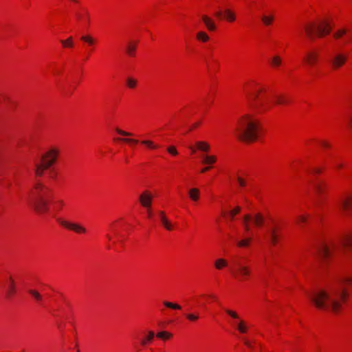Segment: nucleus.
<instances>
[{"label": "nucleus", "mask_w": 352, "mask_h": 352, "mask_svg": "<svg viewBox=\"0 0 352 352\" xmlns=\"http://www.w3.org/2000/svg\"><path fill=\"white\" fill-rule=\"evenodd\" d=\"M269 239L272 245L275 246L279 240L280 228L278 225L273 223L267 229Z\"/></svg>", "instance_id": "nucleus-13"}, {"label": "nucleus", "mask_w": 352, "mask_h": 352, "mask_svg": "<svg viewBox=\"0 0 352 352\" xmlns=\"http://www.w3.org/2000/svg\"><path fill=\"white\" fill-rule=\"evenodd\" d=\"M117 221H113L112 222L110 225H109V232L107 233L106 234V239H107V241L110 243V242H114L113 241V232H114L115 231V229H116V224H117Z\"/></svg>", "instance_id": "nucleus-38"}, {"label": "nucleus", "mask_w": 352, "mask_h": 352, "mask_svg": "<svg viewBox=\"0 0 352 352\" xmlns=\"http://www.w3.org/2000/svg\"><path fill=\"white\" fill-rule=\"evenodd\" d=\"M80 41L91 47H94L97 43V39L91 34H84L81 36Z\"/></svg>", "instance_id": "nucleus-29"}, {"label": "nucleus", "mask_w": 352, "mask_h": 352, "mask_svg": "<svg viewBox=\"0 0 352 352\" xmlns=\"http://www.w3.org/2000/svg\"><path fill=\"white\" fill-rule=\"evenodd\" d=\"M252 221L255 226L260 228L264 223V217L261 213H256L253 217L250 214L245 215L242 222L245 232L249 233L250 232V222Z\"/></svg>", "instance_id": "nucleus-9"}, {"label": "nucleus", "mask_w": 352, "mask_h": 352, "mask_svg": "<svg viewBox=\"0 0 352 352\" xmlns=\"http://www.w3.org/2000/svg\"><path fill=\"white\" fill-rule=\"evenodd\" d=\"M201 20L208 30L210 32H214L216 30L217 26L215 23L210 17L208 16L207 15H203Z\"/></svg>", "instance_id": "nucleus-26"}, {"label": "nucleus", "mask_w": 352, "mask_h": 352, "mask_svg": "<svg viewBox=\"0 0 352 352\" xmlns=\"http://www.w3.org/2000/svg\"><path fill=\"white\" fill-rule=\"evenodd\" d=\"M63 48L72 49L74 46V38L72 36H69L67 39H62L60 41Z\"/></svg>", "instance_id": "nucleus-35"}, {"label": "nucleus", "mask_w": 352, "mask_h": 352, "mask_svg": "<svg viewBox=\"0 0 352 352\" xmlns=\"http://www.w3.org/2000/svg\"><path fill=\"white\" fill-rule=\"evenodd\" d=\"M195 146L198 151H202L204 153H208L210 150V144L208 142H204V141L196 142Z\"/></svg>", "instance_id": "nucleus-31"}, {"label": "nucleus", "mask_w": 352, "mask_h": 352, "mask_svg": "<svg viewBox=\"0 0 352 352\" xmlns=\"http://www.w3.org/2000/svg\"><path fill=\"white\" fill-rule=\"evenodd\" d=\"M156 336L163 340H168L172 338L173 334L168 331H160L157 333Z\"/></svg>", "instance_id": "nucleus-40"}, {"label": "nucleus", "mask_w": 352, "mask_h": 352, "mask_svg": "<svg viewBox=\"0 0 352 352\" xmlns=\"http://www.w3.org/2000/svg\"><path fill=\"white\" fill-rule=\"evenodd\" d=\"M352 285V277H344L338 285L320 288L314 292L309 299L315 307L322 310H330L334 314L340 313L346 302L348 288Z\"/></svg>", "instance_id": "nucleus-1"}, {"label": "nucleus", "mask_w": 352, "mask_h": 352, "mask_svg": "<svg viewBox=\"0 0 352 352\" xmlns=\"http://www.w3.org/2000/svg\"><path fill=\"white\" fill-rule=\"evenodd\" d=\"M188 196L190 201L197 203L201 197L200 190L197 188H191L188 190Z\"/></svg>", "instance_id": "nucleus-25"}, {"label": "nucleus", "mask_w": 352, "mask_h": 352, "mask_svg": "<svg viewBox=\"0 0 352 352\" xmlns=\"http://www.w3.org/2000/svg\"><path fill=\"white\" fill-rule=\"evenodd\" d=\"M30 294L34 298V299L37 301H41L42 300L41 295L36 290H30Z\"/></svg>", "instance_id": "nucleus-47"}, {"label": "nucleus", "mask_w": 352, "mask_h": 352, "mask_svg": "<svg viewBox=\"0 0 352 352\" xmlns=\"http://www.w3.org/2000/svg\"><path fill=\"white\" fill-rule=\"evenodd\" d=\"M348 56L343 53L336 54L331 60V65L333 69L336 70L342 67L347 61Z\"/></svg>", "instance_id": "nucleus-12"}, {"label": "nucleus", "mask_w": 352, "mask_h": 352, "mask_svg": "<svg viewBox=\"0 0 352 352\" xmlns=\"http://www.w3.org/2000/svg\"><path fill=\"white\" fill-rule=\"evenodd\" d=\"M265 88L259 87L256 91L254 99L257 101L263 110H268L274 105H286L289 100L287 97L282 94H265L264 97L260 95L265 92Z\"/></svg>", "instance_id": "nucleus-5"}, {"label": "nucleus", "mask_w": 352, "mask_h": 352, "mask_svg": "<svg viewBox=\"0 0 352 352\" xmlns=\"http://www.w3.org/2000/svg\"><path fill=\"white\" fill-rule=\"evenodd\" d=\"M223 19L228 23H233L236 19V13L230 9H225L223 12Z\"/></svg>", "instance_id": "nucleus-28"}, {"label": "nucleus", "mask_w": 352, "mask_h": 352, "mask_svg": "<svg viewBox=\"0 0 352 352\" xmlns=\"http://www.w3.org/2000/svg\"><path fill=\"white\" fill-rule=\"evenodd\" d=\"M159 216L161 223L165 230L168 231H173L175 230V224L167 217L164 211H160Z\"/></svg>", "instance_id": "nucleus-18"}, {"label": "nucleus", "mask_w": 352, "mask_h": 352, "mask_svg": "<svg viewBox=\"0 0 352 352\" xmlns=\"http://www.w3.org/2000/svg\"><path fill=\"white\" fill-rule=\"evenodd\" d=\"M221 14H223V12L219 11L216 13V16L219 17Z\"/></svg>", "instance_id": "nucleus-54"}, {"label": "nucleus", "mask_w": 352, "mask_h": 352, "mask_svg": "<svg viewBox=\"0 0 352 352\" xmlns=\"http://www.w3.org/2000/svg\"><path fill=\"white\" fill-rule=\"evenodd\" d=\"M116 132L120 135H122V136H126V137H129V136H132L133 135V133H130V132H127L126 131H124V130H122L119 128H116L115 129Z\"/></svg>", "instance_id": "nucleus-48"}, {"label": "nucleus", "mask_w": 352, "mask_h": 352, "mask_svg": "<svg viewBox=\"0 0 352 352\" xmlns=\"http://www.w3.org/2000/svg\"><path fill=\"white\" fill-rule=\"evenodd\" d=\"M342 244L346 248L352 247V232L348 233L342 238Z\"/></svg>", "instance_id": "nucleus-36"}, {"label": "nucleus", "mask_w": 352, "mask_h": 352, "mask_svg": "<svg viewBox=\"0 0 352 352\" xmlns=\"http://www.w3.org/2000/svg\"><path fill=\"white\" fill-rule=\"evenodd\" d=\"M190 149L192 152V153H195L197 151H198L197 148H196V146L195 145L194 146H190Z\"/></svg>", "instance_id": "nucleus-53"}, {"label": "nucleus", "mask_w": 352, "mask_h": 352, "mask_svg": "<svg viewBox=\"0 0 352 352\" xmlns=\"http://www.w3.org/2000/svg\"><path fill=\"white\" fill-rule=\"evenodd\" d=\"M318 254L324 260H327L331 256V248L327 243H324L319 248Z\"/></svg>", "instance_id": "nucleus-23"}, {"label": "nucleus", "mask_w": 352, "mask_h": 352, "mask_svg": "<svg viewBox=\"0 0 352 352\" xmlns=\"http://www.w3.org/2000/svg\"><path fill=\"white\" fill-rule=\"evenodd\" d=\"M126 85L129 89H134L138 86V80L133 77H127L126 78Z\"/></svg>", "instance_id": "nucleus-39"}, {"label": "nucleus", "mask_w": 352, "mask_h": 352, "mask_svg": "<svg viewBox=\"0 0 352 352\" xmlns=\"http://www.w3.org/2000/svg\"><path fill=\"white\" fill-rule=\"evenodd\" d=\"M315 172H316V173H320V170H315Z\"/></svg>", "instance_id": "nucleus-57"}, {"label": "nucleus", "mask_w": 352, "mask_h": 352, "mask_svg": "<svg viewBox=\"0 0 352 352\" xmlns=\"http://www.w3.org/2000/svg\"><path fill=\"white\" fill-rule=\"evenodd\" d=\"M320 144L321 147L324 148V149H329L331 146L330 142H329L327 140H322L320 142Z\"/></svg>", "instance_id": "nucleus-49"}, {"label": "nucleus", "mask_w": 352, "mask_h": 352, "mask_svg": "<svg viewBox=\"0 0 352 352\" xmlns=\"http://www.w3.org/2000/svg\"><path fill=\"white\" fill-rule=\"evenodd\" d=\"M283 63L282 58L279 55H274L272 57L270 65L274 69H278Z\"/></svg>", "instance_id": "nucleus-33"}, {"label": "nucleus", "mask_w": 352, "mask_h": 352, "mask_svg": "<svg viewBox=\"0 0 352 352\" xmlns=\"http://www.w3.org/2000/svg\"><path fill=\"white\" fill-rule=\"evenodd\" d=\"M245 344H246L247 346H249V343H248V341H246V342H245Z\"/></svg>", "instance_id": "nucleus-58"}, {"label": "nucleus", "mask_w": 352, "mask_h": 352, "mask_svg": "<svg viewBox=\"0 0 352 352\" xmlns=\"http://www.w3.org/2000/svg\"><path fill=\"white\" fill-rule=\"evenodd\" d=\"M140 142L142 145L144 146L147 150L151 151H157L160 148V145L159 144L151 140L145 139L141 140Z\"/></svg>", "instance_id": "nucleus-24"}, {"label": "nucleus", "mask_w": 352, "mask_h": 352, "mask_svg": "<svg viewBox=\"0 0 352 352\" xmlns=\"http://www.w3.org/2000/svg\"><path fill=\"white\" fill-rule=\"evenodd\" d=\"M138 43V42L137 41H130L127 43L126 47V52L129 56L133 57L135 56Z\"/></svg>", "instance_id": "nucleus-27"}, {"label": "nucleus", "mask_w": 352, "mask_h": 352, "mask_svg": "<svg viewBox=\"0 0 352 352\" xmlns=\"http://www.w3.org/2000/svg\"><path fill=\"white\" fill-rule=\"evenodd\" d=\"M213 266L216 270L223 271L228 267L229 262L226 258L219 257L214 261Z\"/></svg>", "instance_id": "nucleus-20"}, {"label": "nucleus", "mask_w": 352, "mask_h": 352, "mask_svg": "<svg viewBox=\"0 0 352 352\" xmlns=\"http://www.w3.org/2000/svg\"><path fill=\"white\" fill-rule=\"evenodd\" d=\"M51 190L41 182H36L30 191L32 204L34 210L43 214L48 211Z\"/></svg>", "instance_id": "nucleus-3"}, {"label": "nucleus", "mask_w": 352, "mask_h": 352, "mask_svg": "<svg viewBox=\"0 0 352 352\" xmlns=\"http://www.w3.org/2000/svg\"><path fill=\"white\" fill-rule=\"evenodd\" d=\"M241 211V207L240 206H236L235 207L234 209L231 210L230 211V213H229V216L230 217L231 219H233L234 217L239 213V212Z\"/></svg>", "instance_id": "nucleus-45"}, {"label": "nucleus", "mask_w": 352, "mask_h": 352, "mask_svg": "<svg viewBox=\"0 0 352 352\" xmlns=\"http://www.w3.org/2000/svg\"><path fill=\"white\" fill-rule=\"evenodd\" d=\"M226 313L230 316L233 320L231 322L232 327L241 334H247L250 329L248 322L243 320L235 311L226 309Z\"/></svg>", "instance_id": "nucleus-8"}, {"label": "nucleus", "mask_w": 352, "mask_h": 352, "mask_svg": "<svg viewBox=\"0 0 352 352\" xmlns=\"http://www.w3.org/2000/svg\"><path fill=\"white\" fill-rule=\"evenodd\" d=\"M237 182L241 187H245L247 184L246 180L240 176L237 177Z\"/></svg>", "instance_id": "nucleus-50"}, {"label": "nucleus", "mask_w": 352, "mask_h": 352, "mask_svg": "<svg viewBox=\"0 0 352 352\" xmlns=\"http://www.w3.org/2000/svg\"><path fill=\"white\" fill-rule=\"evenodd\" d=\"M186 317L191 322H195L199 319V315L198 314H187Z\"/></svg>", "instance_id": "nucleus-44"}, {"label": "nucleus", "mask_w": 352, "mask_h": 352, "mask_svg": "<svg viewBox=\"0 0 352 352\" xmlns=\"http://www.w3.org/2000/svg\"><path fill=\"white\" fill-rule=\"evenodd\" d=\"M153 200V193L148 190H144L139 196V202L143 208L151 207Z\"/></svg>", "instance_id": "nucleus-14"}, {"label": "nucleus", "mask_w": 352, "mask_h": 352, "mask_svg": "<svg viewBox=\"0 0 352 352\" xmlns=\"http://www.w3.org/2000/svg\"><path fill=\"white\" fill-rule=\"evenodd\" d=\"M333 19L330 15L319 18L316 21H311L305 25L304 30L307 36L319 38L327 36L331 32Z\"/></svg>", "instance_id": "nucleus-4"}, {"label": "nucleus", "mask_w": 352, "mask_h": 352, "mask_svg": "<svg viewBox=\"0 0 352 352\" xmlns=\"http://www.w3.org/2000/svg\"><path fill=\"white\" fill-rule=\"evenodd\" d=\"M76 17L78 20L81 19V16L79 14H76Z\"/></svg>", "instance_id": "nucleus-55"}, {"label": "nucleus", "mask_w": 352, "mask_h": 352, "mask_svg": "<svg viewBox=\"0 0 352 352\" xmlns=\"http://www.w3.org/2000/svg\"><path fill=\"white\" fill-rule=\"evenodd\" d=\"M196 40L202 43H207L210 41V38L207 32L204 31H199L195 35Z\"/></svg>", "instance_id": "nucleus-30"}, {"label": "nucleus", "mask_w": 352, "mask_h": 352, "mask_svg": "<svg viewBox=\"0 0 352 352\" xmlns=\"http://www.w3.org/2000/svg\"><path fill=\"white\" fill-rule=\"evenodd\" d=\"M155 338V333L153 331H149L144 333L140 339V346L144 347L150 344Z\"/></svg>", "instance_id": "nucleus-21"}, {"label": "nucleus", "mask_w": 352, "mask_h": 352, "mask_svg": "<svg viewBox=\"0 0 352 352\" xmlns=\"http://www.w3.org/2000/svg\"><path fill=\"white\" fill-rule=\"evenodd\" d=\"M261 129L260 120L252 113H245L237 120L235 135L241 142L253 143L258 140Z\"/></svg>", "instance_id": "nucleus-2"}, {"label": "nucleus", "mask_w": 352, "mask_h": 352, "mask_svg": "<svg viewBox=\"0 0 352 352\" xmlns=\"http://www.w3.org/2000/svg\"><path fill=\"white\" fill-rule=\"evenodd\" d=\"M60 149L57 146H50L41 157V162L35 166L34 173L36 177H42L45 170L54 166L60 155Z\"/></svg>", "instance_id": "nucleus-6"}, {"label": "nucleus", "mask_w": 352, "mask_h": 352, "mask_svg": "<svg viewBox=\"0 0 352 352\" xmlns=\"http://www.w3.org/2000/svg\"><path fill=\"white\" fill-rule=\"evenodd\" d=\"M5 289L6 298H10L14 296L16 292V287L14 278L10 276L5 281Z\"/></svg>", "instance_id": "nucleus-15"}, {"label": "nucleus", "mask_w": 352, "mask_h": 352, "mask_svg": "<svg viewBox=\"0 0 352 352\" xmlns=\"http://www.w3.org/2000/svg\"><path fill=\"white\" fill-rule=\"evenodd\" d=\"M340 209L344 214L352 212V194L346 195L341 201Z\"/></svg>", "instance_id": "nucleus-17"}, {"label": "nucleus", "mask_w": 352, "mask_h": 352, "mask_svg": "<svg viewBox=\"0 0 352 352\" xmlns=\"http://www.w3.org/2000/svg\"><path fill=\"white\" fill-rule=\"evenodd\" d=\"M71 1H73L74 3H78V0H70Z\"/></svg>", "instance_id": "nucleus-56"}, {"label": "nucleus", "mask_w": 352, "mask_h": 352, "mask_svg": "<svg viewBox=\"0 0 352 352\" xmlns=\"http://www.w3.org/2000/svg\"><path fill=\"white\" fill-rule=\"evenodd\" d=\"M146 210V212H147V214H148V217L149 218L151 217L152 216V210H151V207H148V208H144Z\"/></svg>", "instance_id": "nucleus-52"}, {"label": "nucleus", "mask_w": 352, "mask_h": 352, "mask_svg": "<svg viewBox=\"0 0 352 352\" xmlns=\"http://www.w3.org/2000/svg\"><path fill=\"white\" fill-rule=\"evenodd\" d=\"M118 140H119L123 142H125L126 144L131 145V146L136 145L140 142L138 140L133 139V138H118Z\"/></svg>", "instance_id": "nucleus-42"}, {"label": "nucleus", "mask_w": 352, "mask_h": 352, "mask_svg": "<svg viewBox=\"0 0 352 352\" xmlns=\"http://www.w3.org/2000/svg\"><path fill=\"white\" fill-rule=\"evenodd\" d=\"M308 219V215L305 214H299L297 217L296 221L298 224L306 223Z\"/></svg>", "instance_id": "nucleus-43"}, {"label": "nucleus", "mask_w": 352, "mask_h": 352, "mask_svg": "<svg viewBox=\"0 0 352 352\" xmlns=\"http://www.w3.org/2000/svg\"><path fill=\"white\" fill-rule=\"evenodd\" d=\"M230 274L239 282L246 281L252 275V269L246 261L239 260L234 262Z\"/></svg>", "instance_id": "nucleus-7"}, {"label": "nucleus", "mask_w": 352, "mask_h": 352, "mask_svg": "<svg viewBox=\"0 0 352 352\" xmlns=\"http://www.w3.org/2000/svg\"><path fill=\"white\" fill-rule=\"evenodd\" d=\"M249 233L245 232L243 237L239 238L236 240V246L239 248H248L252 243V236L248 234Z\"/></svg>", "instance_id": "nucleus-19"}, {"label": "nucleus", "mask_w": 352, "mask_h": 352, "mask_svg": "<svg viewBox=\"0 0 352 352\" xmlns=\"http://www.w3.org/2000/svg\"><path fill=\"white\" fill-rule=\"evenodd\" d=\"M60 226L65 228L73 231L78 234H85L87 233V228L82 224L78 223H72L68 221L63 220L61 219H57Z\"/></svg>", "instance_id": "nucleus-11"}, {"label": "nucleus", "mask_w": 352, "mask_h": 352, "mask_svg": "<svg viewBox=\"0 0 352 352\" xmlns=\"http://www.w3.org/2000/svg\"><path fill=\"white\" fill-rule=\"evenodd\" d=\"M65 206V202L63 199H56L52 204L53 210L58 212L61 211Z\"/></svg>", "instance_id": "nucleus-34"}, {"label": "nucleus", "mask_w": 352, "mask_h": 352, "mask_svg": "<svg viewBox=\"0 0 352 352\" xmlns=\"http://www.w3.org/2000/svg\"><path fill=\"white\" fill-rule=\"evenodd\" d=\"M274 21V16L272 14H264L261 17L262 23L266 26L271 25L273 23Z\"/></svg>", "instance_id": "nucleus-37"}, {"label": "nucleus", "mask_w": 352, "mask_h": 352, "mask_svg": "<svg viewBox=\"0 0 352 352\" xmlns=\"http://www.w3.org/2000/svg\"><path fill=\"white\" fill-rule=\"evenodd\" d=\"M333 37L336 40L344 38V44L345 45L349 43L351 40V36L349 35V30L346 28L337 29L334 32Z\"/></svg>", "instance_id": "nucleus-16"}, {"label": "nucleus", "mask_w": 352, "mask_h": 352, "mask_svg": "<svg viewBox=\"0 0 352 352\" xmlns=\"http://www.w3.org/2000/svg\"><path fill=\"white\" fill-rule=\"evenodd\" d=\"M314 188L318 195H322L327 188V184L324 181L319 180L315 184Z\"/></svg>", "instance_id": "nucleus-32"}, {"label": "nucleus", "mask_w": 352, "mask_h": 352, "mask_svg": "<svg viewBox=\"0 0 352 352\" xmlns=\"http://www.w3.org/2000/svg\"><path fill=\"white\" fill-rule=\"evenodd\" d=\"M211 168H212V167H210V166H209L205 165V166L203 167L200 170V173H205L209 171Z\"/></svg>", "instance_id": "nucleus-51"}, {"label": "nucleus", "mask_w": 352, "mask_h": 352, "mask_svg": "<svg viewBox=\"0 0 352 352\" xmlns=\"http://www.w3.org/2000/svg\"><path fill=\"white\" fill-rule=\"evenodd\" d=\"M320 60V52L312 49L305 52L303 57L304 63L310 68L315 67Z\"/></svg>", "instance_id": "nucleus-10"}, {"label": "nucleus", "mask_w": 352, "mask_h": 352, "mask_svg": "<svg viewBox=\"0 0 352 352\" xmlns=\"http://www.w3.org/2000/svg\"><path fill=\"white\" fill-rule=\"evenodd\" d=\"M167 151L170 155L173 156H177L178 155V151L175 146H168Z\"/></svg>", "instance_id": "nucleus-46"}, {"label": "nucleus", "mask_w": 352, "mask_h": 352, "mask_svg": "<svg viewBox=\"0 0 352 352\" xmlns=\"http://www.w3.org/2000/svg\"><path fill=\"white\" fill-rule=\"evenodd\" d=\"M163 305H164V307L171 309L180 310L182 309V307L179 305L168 301H164Z\"/></svg>", "instance_id": "nucleus-41"}, {"label": "nucleus", "mask_w": 352, "mask_h": 352, "mask_svg": "<svg viewBox=\"0 0 352 352\" xmlns=\"http://www.w3.org/2000/svg\"><path fill=\"white\" fill-rule=\"evenodd\" d=\"M217 162V157L214 155H208V154H203L201 155V164L204 165L210 166V167H213V166Z\"/></svg>", "instance_id": "nucleus-22"}]
</instances>
